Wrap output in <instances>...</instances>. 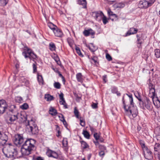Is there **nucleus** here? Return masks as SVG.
I'll list each match as a JSON object with an SVG mask.
<instances>
[{
	"instance_id": "obj_1",
	"label": "nucleus",
	"mask_w": 160,
	"mask_h": 160,
	"mask_svg": "<svg viewBox=\"0 0 160 160\" xmlns=\"http://www.w3.org/2000/svg\"><path fill=\"white\" fill-rule=\"evenodd\" d=\"M36 141L34 139L28 138L25 140L21 149L22 154L28 155L31 154L35 148Z\"/></svg>"
},
{
	"instance_id": "obj_2",
	"label": "nucleus",
	"mask_w": 160,
	"mask_h": 160,
	"mask_svg": "<svg viewBox=\"0 0 160 160\" xmlns=\"http://www.w3.org/2000/svg\"><path fill=\"white\" fill-rule=\"evenodd\" d=\"M22 119V122H25V125L27 127V129L28 131L29 132H31L33 134H36L38 132V129L37 125L35 122L32 120H27L26 117L23 116L21 117Z\"/></svg>"
},
{
	"instance_id": "obj_3",
	"label": "nucleus",
	"mask_w": 160,
	"mask_h": 160,
	"mask_svg": "<svg viewBox=\"0 0 160 160\" xmlns=\"http://www.w3.org/2000/svg\"><path fill=\"white\" fill-rule=\"evenodd\" d=\"M16 106L14 105H11L8 106L5 100L4 99L0 100V114H3L6 112L7 114L9 113H15V109Z\"/></svg>"
},
{
	"instance_id": "obj_4",
	"label": "nucleus",
	"mask_w": 160,
	"mask_h": 160,
	"mask_svg": "<svg viewBox=\"0 0 160 160\" xmlns=\"http://www.w3.org/2000/svg\"><path fill=\"white\" fill-rule=\"evenodd\" d=\"M9 146L7 148H3L2 151L6 157L13 159L16 157L17 151L11 144L9 143Z\"/></svg>"
},
{
	"instance_id": "obj_5",
	"label": "nucleus",
	"mask_w": 160,
	"mask_h": 160,
	"mask_svg": "<svg viewBox=\"0 0 160 160\" xmlns=\"http://www.w3.org/2000/svg\"><path fill=\"white\" fill-rule=\"evenodd\" d=\"M122 101L123 105V108L126 112H129L130 113L132 114V117L135 118L137 115L138 111L137 108L136 106L133 105L128 106L127 105V102H125L124 100V97L122 98Z\"/></svg>"
},
{
	"instance_id": "obj_6",
	"label": "nucleus",
	"mask_w": 160,
	"mask_h": 160,
	"mask_svg": "<svg viewBox=\"0 0 160 160\" xmlns=\"http://www.w3.org/2000/svg\"><path fill=\"white\" fill-rule=\"evenodd\" d=\"M22 54L25 58H29L30 59H36L37 58V55L33 51L27 47H24Z\"/></svg>"
},
{
	"instance_id": "obj_7",
	"label": "nucleus",
	"mask_w": 160,
	"mask_h": 160,
	"mask_svg": "<svg viewBox=\"0 0 160 160\" xmlns=\"http://www.w3.org/2000/svg\"><path fill=\"white\" fill-rule=\"evenodd\" d=\"M46 155L49 157H51L54 158L63 160L64 157L60 152L58 153L54 151L48 149L46 152Z\"/></svg>"
},
{
	"instance_id": "obj_8",
	"label": "nucleus",
	"mask_w": 160,
	"mask_h": 160,
	"mask_svg": "<svg viewBox=\"0 0 160 160\" xmlns=\"http://www.w3.org/2000/svg\"><path fill=\"white\" fill-rule=\"evenodd\" d=\"M17 113H9L7 116L5 117V120L8 123L12 124L13 122L17 120L18 118Z\"/></svg>"
},
{
	"instance_id": "obj_9",
	"label": "nucleus",
	"mask_w": 160,
	"mask_h": 160,
	"mask_svg": "<svg viewBox=\"0 0 160 160\" xmlns=\"http://www.w3.org/2000/svg\"><path fill=\"white\" fill-rule=\"evenodd\" d=\"M25 140L22 135L18 134L15 135L14 142L15 144L18 146L22 144Z\"/></svg>"
},
{
	"instance_id": "obj_10",
	"label": "nucleus",
	"mask_w": 160,
	"mask_h": 160,
	"mask_svg": "<svg viewBox=\"0 0 160 160\" xmlns=\"http://www.w3.org/2000/svg\"><path fill=\"white\" fill-rule=\"evenodd\" d=\"M8 139V136L4 133H2L0 132V146H4Z\"/></svg>"
},
{
	"instance_id": "obj_11",
	"label": "nucleus",
	"mask_w": 160,
	"mask_h": 160,
	"mask_svg": "<svg viewBox=\"0 0 160 160\" xmlns=\"http://www.w3.org/2000/svg\"><path fill=\"white\" fill-rule=\"evenodd\" d=\"M144 106L148 110H151L152 108V102L149 98H146L142 103Z\"/></svg>"
},
{
	"instance_id": "obj_12",
	"label": "nucleus",
	"mask_w": 160,
	"mask_h": 160,
	"mask_svg": "<svg viewBox=\"0 0 160 160\" xmlns=\"http://www.w3.org/2000/svg\"><path fill=\"white\" fill-rule=\"evenodd\" d=\"M150 84L149 88V96L152 98V100H153L156 95L154 86L152 84Z\"/></svg>"
},
{
	"instance_id": "obj_13",
	"label": "nucleus",
	"mask_w": 160,
	"mask_h": 160,
	"mask_svg": "<svg viewBox=\"0 0 160 160\" xmlns=\"http://www.w3.org/2000/svg\"><path fill=\"white\" fill-rule=\"evenodd\" d=\"M93 15H94V17L97 20L100 21L101 20L102 18L104 15V14L102 12L99 11L93 12Z\"/></svg>"
},
{
	"instance_id": "obj_14",
	"label": "nucleus",
	"mask_w": 160,
	"mask_h": 160,
	"mask_svg": "<svg viewBox=\"0 0 160 160\" xmlns=\"http://www.w3.org/2000/svg\"><path fill=\"white\" fill-rule=\"evenodd\" d=\"M138 7L141 8H147L149 7L148 2L145 0H143L139 2Z\"/></svg>"
},
{
	"instance_id": "obj_15",
	"label": "nucleus",
	"mask_w": 160,
	"mask_h": 160,
	"mask_svg": "<svg viewBox=\"0 0 160 160\" xmlns=\"http://www.w3.org/2000/svg\"><path fill=\"white\" fill-rule=\"evenodd\" d=\"M138 31V30L137 29L133 28H130L126 33L125 36H128L132 34H135L137 33Z\"/></svg>"
},
{
	"instance_id": "obj_16",
	"label": "nucleus",
	"mask_w": 160,
	"mask_h": 160,
	"mask_svg": "<svg viewBox=\"0 0 160 160\" xmlns=\"http://www.w3.org/2000/svg\"><path fill=\"white\" fill-rule=\"evenodd\" d=\"M83 35L86 36H88L90 35H93L95 34V32L91 29L88 30H85L83 32Z\"/></svg>"
},
{
	"instance_id": "obj_17",
	"label": "nucleus",
	"mask_w": 160,
	"mask_h": 160,
	"mask_svg": "<svg viewBox=\"0 0 160 160\" xmlns=\"http://www.w3.org/2000/svg\"><path fill=\"white\" fill-rule=\"evenodd\" d=\"M54 32L55 36L57 37H61L63 35V33L60 29L57 28L54 31Z\"/></svg>"
},
{
	"instance_id": "obj_18",
	"label": "nucleus",
	"mask_w": 160,
	"mask_h": 160,
	"mask_svg": "<svg viewBox=\"0 0 160 160\" xmlns=\"http://www.w3.org/2000/svg\"><path fill=\"white\" fill-rule=\"evenodd\" d=\"M49 113L52 116H56L58 113L57 110L52 107H51L50 108Z\"/></svg>"
},
{
	"instance_id": "obj_19",
	"label": "nucleus",
	"mask_w": 160,
	"mask_h": 160,
	"mask_svg": "<svg viewBox=\"0 0 160 160\" xmlns=\"http://www.w3.org/2000/svg\"><path fill=\"white\" fill-rule=\"evenodd\" d=\"M76 78L78 82L81 83L83 82V76L81 73L79 72L77 73L76 75Z\"/></svg>"
},
{
	"instance_id": "obj_20",
	"label": "nucleus",
	"mask_w": 160,
	"mask_h": 160,
	"mask_svg": "<svg viewBox=\"0 0 160 160\" xmlns=\"http://www.w3.org/2000/svg\"><path fill=\"white\" fill-rule=\"evenodd\" d=\"M78 3L82 6L83 8H86L87 7V2L86 0H78Z\"/></svg>"
},
{
	"instance_id": "obj_21",
	"label": "nucleus",
	"mask_w": 160,
	"mask_h": 160,
	"mask_svg": "<svg viewBox=\"0 0 160 160\" xmlns=\"http://www.w3.org/2000/svg\"><path fill=\"white\" fill-rule=\"evenodd\" d=\"M87 47L92 52L95 51L98 49L97 47L95 46L93 43H92L90 46H87Z\"/></svg>"
},
{
	"instance_id": "obj_22",
	"label": "nucleus",
	"mask_w": 160,
	"mask_h": 160,
	"mask_svg": "<svg viewBox=\"0 0 160 160\" xmlns=\"http://www.w3.org/2000/svg\"><path fill=\"white\" fill-rule=\"evenodd\" d=\"M156 100H154V99L153 100H152L153 103L155 106H156L157 108H159L160 107V101L157 97L156 98Z\"/></svg>"
},
{
	"instance_id": "obj_23",
	"label": "nucleus",
	"mask_w": 160,
	"mask_h": 160,
	"mask_svg": "<svg viewBox=\"0 0 160 160\" xmlns=\"http://www.w3.org/2000/svg\"><path fill=\"white\" fill-rule=\"evenodd\" d=\"M63 148L66 149L68 147V142L67 138H64L62 141Z\"/></svg>"
},
{
	"instance_id": "obj_24",
	"label": "nucleus",
	"mask_w": 160,
	"mask_h": 160,
	"mask_svg": "<svg viewBox=\"0 0 160 160\" xmlns=\"http://www.w3.org/2000/svg\"><path fill=\"white\" fill-rule=\"evenodd\" d=\"M48 26L52 30L54 31L57 27L51 22H48Z\"/></svg>"
},
{
	"instance_id": "obj_25",
	"label": "nucleus",
	"mask_w": 160,
	"mask_h": 160,
	"mask_svg": "<svg viewBox=\"0 0 160 160\" xmlns=\"http://www.w3.org/2000/svg\"><path fill=\"white\" fill-rule=\"evenodd\" d=\"M45 99L48 101H50L53 100L54 98L53 96L50 94L45 95Z\"/></svg>"
},
{
	"instance_id": "obj_26",
	"label": "nucleus",
	"mask_w": 160,
	"mask_h": 160,
	"mask_svg": "<svg viewBox=\"0 0 160 160\" xmlns=\"http://www.w3.org/2000/svg\"><path fill=\"white\" fill-rule=\"evenodd\" d=\"M137 43L138 44H139V47L141 46V44L142 43L143 40L141 38L140 36L138 35L137 34Z\"/></svg>"
},
{
	"instance_id": "obj_27",
	"label": "nucleus",
	"mask_w": 160,
	"mask_h": 160,
	"mask_svg": "<svg viewBox=\"0 0 160 160\" xmlns=\"http://www.w3.org/2000/svg\"><path fill=\"white\" fill-rule=\"evenodd\" d=\"M37 76V78L39 83V84H42L43 83V80L42 75H39V73H38Z\"/></svg>"
},
{
	"instance_id": "obj_28",
	"label": "nucleus",
	"mask_w": 160,
	"mask_h": 160,
	"mask_svg": "<svg viewBox=\"0 0 160 160\" xmlns=\"http://www.w3.org/2000/svg\"><path fill=\"white\" fill-rule=\"evenodd\" d=\"M49 49L52 51H55L56 46L55 44L52 42H51L49 44Z\"/></svg>"
},
{
	"instance_id": "obj_29",
	"label": "nucleus",
	"mask_w": 160,
	"mask_h": 160,
	"mask_svg": "<svg viewBox=\"0 0 160 160\" xmlns=\"http://www.w3.org/2000/svg\"><path fill=\"white\" fill-rule=\"evenodd\" d=\"M80 142L81 144V146L83 148L85 149L89 147V146L86 142L82 141H80Z\"/></svg>"
},
{
	"instance_id": "obj_30",
	"label": "nucleus",
	"mask_w": 160,
	"mask_h": 160,
	"mask_svg": "<svg viewBox=\"0 0 160 160\" xmlns=\"http://www.w3.org/2000/svg\"><path fill=\"white\" fill-rule=\"evenodd\" d=\"M89 59L91 60L90 62L91 63H93V62L95 64H96L97 63L98 58L97 57L93 56L91 58H89Z\"/></svg>"
},
{
	"instance_id": "obj_31",
	"label": "nucleus",
	"mask_w": 160,
	"mask_h": 160,
	"mask_svg": "<svg viewBox=\"0 0 160 160\" xmlns=\"http://www.w3.org/2000/svg\"><path fill=\"white\" fill-rule=\"evenodd\" d=\"M82 134H83L84 137L87 139H89L90 138V134L89 132L86 130H83V131Z\"/></svg>"
},
{
	"instance_id": "obj_32",
	"label": "nucleus",
	"mask_w": 160,
	"mask_h": 160,
	"mask_svg": "<svg viewBox=\"0 0 160 160\" xmlns=\"http://www.w3.org/2000/svg\"><path fill=\"white\" fill-rule=\"evenodd\" d=\"M126 95H127L129 97V100L130 105H133L134 103L133 102V100L132 94H126Z\"/></svg>"
},
{
	"instance_id": "obj_33",
	"label": "nucleus",
	"mask_w": 160,
	"mask_h": 160,
	"mask_svg": "<svg viewBox=\"0 0 160 160\" xmlns=\"http://www.w3.org/2000/svg\"><path fill=\"white\" fill-rule=\"evenodd\" d=\"M155 55L157 58H160V50L159 49H156L154 51Z\"/></svg>"
},
{
	"instance_id": "obj_34",
	"label": "nucleus",
	"mask_w": 160,
	"mask_h": 160,
	"mask_svg": "<svg viewBox=\"0 0 160 160\" xmlns=\"http://www.w3.org/2000/svg\"><path fill=\"white\" fill-rule=\"evenodd\" d=\"M15 100L16 102L18 103H21L22 102L23 99L20 96H17L15 97Z\"/></svg>"
},
{
	"instance_id": "obj_35",
	"label": "nucleus",
	"mask_w": 160,
	"mask_h": 160,
	"mask_svg": "<svg viewBox=\"0 0 160 160\" xmlns=\"http://www.w3.org/2000/svg\"><path fill=\"white\" fill-rule=\"evenodd\" d=\"M154 150L156 152L160 150V144L158 143H156L154 145Z\"/></svg>"
},
{
	"instance_id": "obj_36",
	"label": "nucleus",
	"mask_w": 160,
	"mask_h": 160,
	"mask_svg": "<svg viewBox=\"0 0 160 160\" xmlns=\"http://www.w3.org/2000/svg\"><path fill=\"white\" fill-rule=\"evenodd\" d=\"M60 103L61 104L63 105H64V107L65 108H68V107L67 105L66 104L65 101L64 100V99H62L61 100H60Z\"/></svg>"
},
{
	"instance_id": "obj_37",
	"label": "nucleus",
	"mask_w": 160,
	"mask_h": 160,
	"mask_svg": "<svg viewBox=\"0 0 160 160\" xmlns=\"http://www.w3.org/2000/svg\"><path fill=\"white\" fill-rule=\"evenodd\" d=\"M104 24H106L107 22H108V19L104 15L102 18V19Z\"/></svg>"
},
{
	"instance_id": "obj_38",
	"label": "nucleus",
	"mask_w": 160,
	"mask_h": 160,
	"mask_svg": "<svg viewBox=\"0 0 160 160\" xmlns=\"http://www.w3.org/2000/svg\"><path fill=\"white\" fill-rule=\"evenodd\" d=\"M55 88L57 89H60L61 88V84L59 82H55L53 84Z\"/></svg>"
},
{
	"instance_id": "obj_39",
	"label": "nucleus",
	"mask_w": 160,
	"mask_h": 160,
	"mask_svg": "<svg viewBox=\"0 0 160 160\" xmlns=\"http://www.w3.org/2000/svg\"><path fill=\"white\" fill-rule=\"evenodd\" d=\"M74 112L76 117L77 118H78L79 112L78 110L77 109L76 107L74 108Z\"/></svg>"
},
{
	"instance_id": "obj_40",
	"label": "nucleus",
	"mask_w": 160,
	"mask_h": 160,
	"mask_svg": "<svg viewBox=\"0 0 160 160\" xmlns=\"http://www.w3.org/2000/svg\"><path fill=\"white\" fill-rule=\"evenodd\" d=\"M31 157L32 158V160H44V158L40 156H38L35 158H34V156H33Z\"/></svg>"
},
{
	"instance_id": "obj_41",
	"label": "nucleus",
	"mask_w": 160,
	"mask_h": 160,
	"mask_svg": "<svg viewBox=\"0 0 160 160\" xmlns=\"http://www.w3.org/2000/svg\"><path fill=\"white\" fill-rule=\"evenodd\" d=\"M20 108L26 110L28 108V105L27 103H24L21 106Z\"/></svg>"
},
{
	"instance_id": "obj_42",
	"label": "nucleus",
	"mask_w": 160,
	"mask_h": 160,
	"mask_svg": "<svg viewBox=\"0 0 160 160\" xmlns=\"http://www.w3.org/2000/svg\"><path fill=\"white\" fill-rule=\"evenodd\" d=\"M54 60L56 61L57 64L60 65L61 64V62L60 61L59 58L58 56H56L54 58Z\"/></svg>"
},
{
	"instance_id": "obj_43",
	"label": "nucleus",
	"mask_w": 160,
	"mask_h": 160,
	"mask_svg": "<svg viewBox=\"0 0 160 160\" xmlns=\"http://www.w3.org/2000/svg\"><path fill=\"white\" fill-rule=\"evenodd\" d=\"M108 14L109 16H114L116 18L117 17V16L115 14L113 13V12H112L110 10H109L108 11Z\"/></svg>"
},
{
	"instance_id": "obj_44",
	"label": "nucleus",
	"mask_w": 160,
	"mask_h": 160,
	"mask_svg": "<svg viewBox=\"0 0 160 160\" xmlns=\"http://www.w3.org/2000/svg\"><path fill=\"white\" fill-rule=\"evenodd\" d=\"M58 117L60 120L61 122L65 120L64 116L62 114H59V115H58Z\"/></svg>"
},
{
	"instance_id": "obj_45",
	"label": "nucleus",
	"mask_w": 160,
	"mask_h": 160,
	"mask_svg": "<svg viewBox=\"0 0 160 160\" xmlns=\"http://www.w3.org/2000/svg\"><path fill=\"white\" fill-rule=\"evenodd\" d=\"M76 52H77V53L79 56H81L82 57L83 56V55H82V54L81 53L80 50L78 47H76Z\"/></svg>"
},
{
	"instance_id": "obj_46",
	"label": "nucleus",
	"mask_w": 160,
	"mask_h": 160,
	"mask_svg": "<svg viewBox=\"0 0 160 160\" xmlns=\"http://www.w3.org/2000/svg\"><path fill=\"white\" fill-rule=\"evenodd\" d=\"M1 2L2 5L5 6L8 3V0H0Z\"/></svg>"
},
{
	"instance_id": "obj_47",
	"label": "nucleus",
	"mask_w": 160,
	"mask_h": 160,
	"mask_svg": "<svg viewBox=\"0 0 160 160\" xmlns=\"http://www.w3.org/2000/svg\"><path fill=\"white\" fill-rule=\"evenodd\" d=\"M106 59L108 61H111L112 59V57L108 53H107L106 54Z\"/></svg>"
},
{
	"instance_id": "obj_48",
	"label": "nucleus",
	"mask_w": 160,
	"mask_h": 160,
	"mask_svg": "<svg viewBox=\"0 0 160 160\" xmlns=\"http://www.w3.org/2000/svg\"><path fill=\"white\" fill-rule=\"evenodd\" d=\"M143 150L145 151L149 154L151 155L152 154V152L147 147H145Z\"/></svg>"
},
{
	"instance_id": "obj_49",
	"label": "nucleus",
	"mask_w": 160,
	"mask_h": 160,
	"mask_svg": "<svg viewBox=\"0 0 160 160\" xmlns=\"http://www.w3.org/2000/svg\"><path fill=\"white\" fill-rule=\"evenodd\" d=\"M32 67L33 69V72L35 73L37 71V67L35 63L32 64Z\"/></svg>"
},
{
	"instance_id": "obj_50",
	"label": "nucleus",
	"mask_w": 160,
	"mask_h": 160,
	"mask_svg": "<svg viewBox=\"0 0 160 160\" xmlns=\"http://www.w3.org/2000/svg\"><path fill=\"white\" fill-rule=\"evenodd\" d=\"M156 0H150L148 2L149 7L151 6L155 2Z\"/></svg>"
},
{
	"instance_id": "obj_51",
	"label": "nucleus",
	"mask_w": 160,
	"mask_h": 160,
	"mask_svg": "<svg viewBox=\"0 0 160 160\" xmlns=\"http://www.w3.org/2000/svg\"><path fill=\"white\" fill-rule=\"evenodd\" d=\"M80 124L82 127H84L85 125V122L83 120L80 119Z\"/></svg>"
},
{
	"instance_id": "obj_52",
	"label": "nucleus",
	"mask_w": 160,
	"mask_h": 160,
	"mask_svg": "<svg viewBox=\"0 0 160 160\" xmlns=\"http://www.w3.org/2000/svg\"><path fill=\"white\" fill-rule=\"evenodd\" d=\"M94 137L96 140H98L99 139V136L97 133H95L94 134Z\"/></svg>"
},
{
	"instance_id": "obj_53",
	"label": "nucleus",
	"mask_w": 160,
	"mask_h": 160,
	"mask_svg": "<svg viewBox=\"0 0 160 160\" xmlns=\"http://www.w3.org/2000/svg\"><path fill=\"white\" fill-rule=\"evenodd\" d=\"M99 154L100 156L103 157L105 155V153L103 150H102L99 152Z\"/></svg>"
},
{
	"instance_id": "obj_54",
	"label": "nucleus",
	"mask_w": 160,
	"mask_h": 160,
	"mask_svg": "<svg viewBox=\"0 0 160 160\" xmlns=\"http://www.w3.org/2000/svg\"><path fill=\"white\" fill-rule=\"evenodd\" d=\"M92 107L93 108H97V104L95 103H93L92 104Z\"/></svg>"
},
{
	"instance_id": "obj_55",
	"label": "nucleus",
	"mask_w": 160,
	"mask_h": 160,
	"mask_svg": "<svg viewBox=\"0 0 160 160\" xmlns=\"http://www.w3.org/2000/svg\"><path fill=\"white\" fill-rule=\"evenodd\" d=\"M124 4L122 3H119L118 4V7L122 8L124 7Z\"/></svg>"
},
{
	"instance_id": "obj_56",
	"label": "nucleus",
	"mask_w": 160,
	"mask_h": 160,
	"mask_svg": "<svg viewBox=\"0 0 160 160\" xmlns=\"http://www.w3.org/2000/svg\"><path fill=\"white\" fill-rule=\"evenodd\" d=\"M90 130L92 132H95L96 131L95 128L92 127H90Z\"/></svg>"
},
{
	"instance_id": "obj_57",
	"label": "nucleus",
	"mask_w": 160,
	"mask_h": 160,
	"mask_svg": "<svg viewBox=\"0 0 160 160\" xmlns=\"http://www.w3.org/2000/svg\"><path fill=\"white\" fill-rule=\"evenodd\" d=\"M99 148L100 149H102V150L106 149V148L103 145H100L99 146Z\"/></svg>"
},
{
	"instance_id": "obj_58",
	"label": "nucleus",
	"mask_w": 160,
	"mask_h": 160,
	"mask_svg": "<svg viewBox=\"0 0 160 160\" xmlns=\"http://www.w3.org/2000/svg\"><path fill=\"white\" fill-rule=\"evenodd\" d=\"M112 92L113 93H116L117 92V89L115 88H113L112 90Z\"/></svg>"
},
{
	"instance_id": "obj_59",
	"label": "nucleus",
	"mask_w": 160,
	"mask_h": 160,
	"mask_svg": "<svg viewBox=\"0 0 160 160\" xmlns=\"http://www.w3.org/2000/svg\"><path fill=\"white\" fill-rule=\"evenodd\" d=\"M103 80L104 82L105 83L106 82L107 80V75H105L103 76Z\"/></svg>"
},
{
	"instance_id": "obj_60",
	"label": "nucleus",
	"mask_w": 160,
	"mask_h": 160,
	"mask_svg": "<svg viewBox=\"0 0 160 160\" xmlns=\"http://www.w3.org/2000/svg\"><path fill=\"white\" fill-rule=\"evenodd\" d=\"M59 98L60 100L64 99L63 98V94L62 93H61L59 95Z\"/></svg>"
},
{
	"instance_id": "obj_61",
	"label": "nucleus",
	"mask_w": 160,
	"mask_h": 160,
	"mask_svg": "<svg viewBox=\"0 0 160 160\" xmlns=\"http://www.w3.org/2000/svg\"><path fill=\"white\" fill-rule=\"evenodd\" d=\"M138 97H137V98L138 99V100L140 102V103H142L143 102V101H142V99L141 98L140 96L139 95H138Z\"/></svg>"
},
{
	"instance_id": "obj_62",
	"label": "nucleus",
	"mask_w": 160,
	"mask_h": 160,
	"mask_svg": "<svg viewBox=\"0 0 160 160\" xmlns=\"http://www.w3.org/2000/svg\"><path fill=\"white\" fill-rule=\"evenodd\" d=\"M63 124V125H64V126H65V127H66V128H67V127L68 126V124L66 122V120H65V119L63 120V121L62 122Z\"/></svg>"
},
{
	"instance_id": "obj_63",
	"label": "nucleus",
	"mask_w": 160,
	"mask_h": 160,
	"mask_svg": "<svg viewBox=\"0 0 160 160\" xmlns=\"http://www.w3.org/2000/svg\"><path fill=\"white\" fill-rule=\"evenodd\" d=\"M141 146L143 149H144V148H145V147H147V146H145V144L144 143H143L142 144H141Z\"/></svg>"
},
{
	"instance_id": "obj_64",
	"label": "nucleus",
	"mask_w": 160,
	"mask_h": 160,
	"mask_svg": "<svg viewBox=\"0 0 160 160\" xmlns=\"http://www.w3.org/2000/svg\"><path fill=\"white\" fill-rule=\"evenodd\" d=\"M76 97L78 99V100H80V99H81V97H79L77 95H76Z\"/></svg>"
}]
</instances>
